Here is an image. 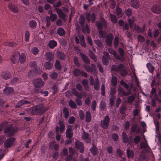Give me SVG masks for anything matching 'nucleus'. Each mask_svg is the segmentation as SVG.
<instances>
[{"mask_svg":"<svg viewBox=\"0 0 161 161\" xmlns=\"http://www.w3.org/2000/svg\"><path fill=\"white\" fill-rule=\"evenodd\" d=\"M48 108H45L42 105H38L36 107L31 108L29 110L30 113L35 114L37 113L42 114L47 110Z\"/></svg>","mask_w":161,"mask_h":161,"instance_id":"obj_1","label":"nucleus"},{"mask_svg":"<svg viewBox=\"0 0 161 161\" xmlns=\"http://www.w3.org/2000/svg\"><path fill=\"white\" fill-rule=\"evenodd\" d=\"M33 83L35 86V92L36 93L38 92L39 88L43 86L44 85V82L40 78L34 80Z\"/></svg>","mask_w":161,"mask_h":161,"instance_id":"obj_2","label":"nucleus"},{"mask_svg":"<svg viewBox=\"0 0 161 161\" xmlns=\"http://www.w3.org/2000/svg\"><path fill=\"white\" fill-rule=\"evenodd\" d=\"M12 125L9 124V125L6 127L4 130V132L7 136H13L16 131L17 129L12 127Z\"/></svg>","mask_w":161,"mask_h":161,"instance_id":"obj_3","label":"nucleus"},{"mask_svg":"<svg viewBox=\"0 0 161 161\" xmlns=\"http://www.w3.org/2000/svg\"><path fill=\"white\" fill-rule=\"evenodd\" d=\"M110 119L108 116L105 117L101 121V125L104 129H107L108 127Z\"/></svg>","mask_w":161,"mask_h":161,"instance_id":"obj_4","label":"nucleus"},{"mask_svg":"<svg viewBox=\"0 0 161 161\" xmlns=\"http://www.w3.org/2000/svg\"><path fill=\"white\" fill-rule=\"evenodd\" d=\"M20 56V53L18 52L14 53L11 58V61L12 63L15 64L19 62V58Z\"/></svg>","mask_w":161,"mask_h":161,"instance_id":"obj_5","label":"nucleus"},{"mask_svg":"<svg viewBox=\"0 0 161 161\" xmlns=\"http://www.w3.org/2000/svg\"><path fill=\"white\" fill-rule=\"evenodd\" d=\"M15 140L14 138H10L8 139L4 144V146L5 147H8L12 146L14 144Z\"/></svg>","mask_w":161,"mask_h":161,"instance_id":"obj_6","label":"nucleus"},{"mask_svg":"<svg viewBox=\"0 0 161 161\" xmlns=\"http://www.w3.org/2000/svg\"><path fill=\"white\" fill-rule=\"evenodd\" d=\"M151 11L154 13H159L161 12V8L157 5H153L151 8Z\"/></svg>","mask_w":161,"mask_h":161,"instance_id":"obj_7","label":"nucleus"},{"mask_svg":"<svg viewBox=\"0 0 161 161\" xmlns=\"http://www.w3.org/2000/svg\"><path fill=\"white\" fill-rule=\"evenodd\" d=\"M72 127V126L68 125L66 131V137L69 138H71L73 135V133L71 132Z\"/></svg>","mask_w":161,"mask_h":161,"instance_id":"obj_8","label":"nucleus"},{"mask_svg":"<svg viewBox=\"0 0 161 161\" xmlns=\"http://www.w3.org/2000/svg\"><path fill=\"white\" fill-rule=\"evenodd\" d=\"M2 77L6 80H7L10 78L11 77V74L9 72L7 71H3L2 72L1 74Z\"/></svg>","mask_w":161,"mask_h":161,"instance_id":"obj_9","label":"nucleus"},{"mask_svg":"<svg viewBox=\"0 0 161 161\" xmlns=\"http://www.w3.org/2000/svg\"><path fill=\"white\" fill-rule=\"evenodd\" d=\"M9 8L14 13H17L19 11V9L14 4L10 3L8 5Z\"/></svg>","mask_w":161,"mask_h":161,"instance_id":"obj_10","label":"nucleus"},{"mask_svg":"<svg viewBox=\"0 0 161 161\" xmlns=\"http://www.w3.org/2000/svg\"><path fill=\"white\" fill-rule=\"evenodd\" d=\"M130 4L132 7L137 8L139 7L140 3L137 0H131Z\"/></svg>","mask_w":161,"mask_h":161,"instance_id":"obj_11","label":"nucleus"},{"mask_svg":"<svg viewBox=\"0 0 161 161\" xmlns=\"http://www.w3.org/2000/svg\"><path fill=\"white\" fill-rule=\"evenodd\" d=\"M86 17L87 19L90 21L91 20L92 23H94L95 20V15L94 14L92 13L91 15L90 14L87 13L86 15Z\"/></svg>","mask_w":161,"mask_h":161,"instance_id":"obj_12","label":"nucleus"},{"mask_svg":"<svg viewBox=\"0 0 161 161\" xmlns=\"http://www.w3.org/2000/svg\"><path fill=\"white\" fill-rule=\"evenodd\" d=\"M55 10L58 16L61 19H64L66 16V15L61 9L58 8H56Z\"/></svg>","mask_w":161,"mask_h":161,"instance_id":"obj_13","label":"nucleus"},{"mask_svg":"<svg viewBox=\"0 0 161 161\" xmlns=\"http://www.w3.org/2000/svg\"><path fill=\"white\" fill-rule=\"evenodd\" d=\"M75 146L76 148L80 150V152L82 153L83 152V144L82 143L76 142L75 143Z\"/></svg>","mask_w":161,"mask_h":161,"instance_id":"obj_14","label":"nucleus"},{"mask_svg":"<svg viewBox=\"0 0 161 161\" xmlns=\"http://www.w3.org/2000/svg\"><path fill=\"white\" fill-rule=\"evenodd\" d=\"M3 92L6 95H8L13 93L14 89L11 87H6L3 90Z\"/></svg>","mask_w":161,"mask_h":161,"instance_id":"obj_15","label":"nucleus"},{"mask_svg":"<svg viewBox=\"0 0 161 161\" xmlns=\"http://www.w3.org/2000/svg\"><path fill=\"white\" fill-rule=\"evenodd\" d=\"M82 138L83 140H85L87 143H89L90 142L91 139L89 137V135L86 132L83 133Z\"/></svg>","mask_w":161,"mask_h":161,"instance_id":"obj_16","label":"nucleus"},{"mask_svg":"<svg viewBox=\"0 0 161 161\" xmlns=\"http://www.w3.org/2000/svg\"><path fill=\"white\" fill-rule=\"evenodd\" d=\"M26 59V57L25 54L23 53H20V56L19 58V62L20 63H24L25 62Z\"/></svg>","mask_w":161,"mask_h":161,"instance_id":"obj_17","label":"nucleus"},{"mask_svg":"<svg viewBox=\"0 0 161 161\" xmlns=\"http://www.w3.org/2000/svg\"><path fill=\"white\" fill-rule=\"evenodd\" d=\"M108 54L106 52L103 53V56L102 58L103 62V64H107L108 62Z\"/></svg>","mask_w":161,"mask_h":161,"instance_id":"obj_18","label":"nucleus"},{"mask_svg":"<svg viewBox=\"0 0 161 161\" xmlns=\"http://www.w3.org/2000/svg\"><path fill=\"white\" fill-rule=\"evenodd\" d=\"M123 66L122 64H120L119 66L116 65H113L112 67V69L115 71H119L122 69Z\"/></svg>","mask_w":161,"mask_h":161,"instance_id":"obj_19","label":"nucleus"},{"mask_svg":"<svg viewBox=\"0 0 161 161\" xmlns=\"http://www.w3.org/2000/svg\"><path fill=\"white\" fill-rule=\"evenodd\" d=\"M113 36L110 34L108 35L107 37L106 40V42L108 46H110L111 44L112 41L113 40Z\"/></svg>","mask_w":161,"mask_h":161,"instance_id":"obj_20","label":"nucleus"},{"mask_svg":"<svg viewBox=\"0 0 161 161\" xmlns=\"http://www.w3.org/2000/svg\"><path fill=\"white\" fill-rule=\"evenodd\" d=\"M92 67H90L88 65H84V67L85 69L88 72H92L95 70V68L93 64H92Z\"/></svg>","mask_w":161,"mask_h":161,"instance_id":"obj_21","label":"nucleus"},{"mask_svg":"<svg viewBox=\"0 0 161 161\" xmlns=\"http://www.w3.org/2000/svg\"><path fill=\"white\" fill-rule=\"evenodd\" d=\"M45 56L46 57V59L49 60L53 59L54 57L53 54L51 52H47L46 53Z\"/></svg>","mask_w":161,"mask_h":161,"instance_id":"obj_22","label":"nucleus"},{"mask_svg":"<svg viewBox=\"0 0 161 161\" xmlns=\"http://www.w3.org/2000/svg\"><path fill=\"white\" fill-rule=\"evenodd\" d=\"M44 66L45 69L49 70L52 68L53 64L50 62H47L45 63Z\"/></svg>","mask_w":161,"mask_h":161,"instance_id":"obj_23","label":"nucleus"},{"mask_svg":"<svg viewBox=\"0 0 161 161\" xmlns=\"http://www.w3.org/2000/svg\"><path fill=\"white\" fill-rule=\"evenodd\" d=\"M48 45L50 48H53L57 45V43L55 41H51L49 42Z\"/></svg>","mask_w":161,"mask_h":161,"instance_id":"obj_24","label":"nucleus"},{"mask_svg":"<svg viewBox=\"0 0 161 161\" xmlns=\"http://www.w3.org/2000/svg\"><path fill=\"white\" fill-rule=\"evenodd\" d=\"M134 28L138 32L140 33L143 31L145 30V26L143 25V29H142L139 26L136 25L134 26Z\"/></svg>","mask_w":161,"mask_h":161,"instance_id":"obj_25","label":"nucleus"},{"mask_svg":"<svg viewBox=\"0 0 161 161\" xmlns=\"http://www.w3.org/2000/svg\"><path fill=\"white\" fill-rule=\"evenodd\" d=\"M28 103H30L29 102L26 101L20 100L18 102L16 106L19 107L23 105Z\"/></svg>","mask_w":161,"mask_h":161,"instance_id":"obj_26","label":"nucleus"},{"mask_svg":"<svg viewBox=\"0 0 161 161\" xmlns=\"http://www.w3.org/2000/svg\"><path fill=\"white\" fill-rule=\"evenodd\" d=\"M80 55L82 60L85 63L87 64H89V61L87 56L81 53H80Z\"/></svg>","mask_w":161,"mask_h":161,"instance_id":"obj_27","label":"nucleus"},{"mask_svg":"<svg viewBox=\"0 0 161 161\" xmlns=\"http://www.w3.org/2000/svg\"><path fill=\"white\" fill-rule=\"evenodd\" d=\"M91 119V115L90 113L88 111H87L86 114V121L87 122L90 121Z\"/></svg>","mask_w":161,"mask_h":161,"instance_id":"obj_28","label":"nucleus"},{"mask_svg":"<svg viewBox=\"0 0 161 161\" xmlns=\"http://www.w3.org/2000/svg\"><path fill=\"white\" fill-rule=\"evenodd\" d=\"M108 52L110 53L113 55L116 58L120 59L119 56L118 55L117 53L115 51L112 49H109L108 50Z\"/></svg>","mask_w":161,"mask_h":161,"instance_id":"obj_29","label":"nucleus"},{"mask_svg":"<svg viewBox=\"0 0 161 161\" xmlns=\"http://www.w3.org/2000/svg\"><path fill=\"white\" fill-rule=\"evenodd\" d=\"M37 25V23L34 20H32L29 22V26L31 28L34 29L36 27Z\"/></svg>","mask_w":161,"mask_h":161,"instance_id":"obj_30","label":"nucleus"},{"mask_svg":"<svg viewBox=\"0 0 161 161\" xmlns=\"http://www.w3.org/2000/svg\"><path fill=\"white\" fill-rule=\"evenodd\" d=\"M127 156L129 158H133L134 156L133 151L130 150L128 149L127 150Z\"/></svg>","mask_w":161,"mask_h":161,"instance_id":"obj_31","label":"nucleus"},{"mask_svg":"<svg viewBox=\"0 0 161 161\" xmlns=\"http://www.w3.org/2000/svg\"><path fill=\"white\" fill-rule=\"evenodd\" d=\"M57 33L60 36H63L65 34L64 30L62 28H59L57 30Z\"/></svg>","mask_w":161,"mask_h":161,"instance_id":"obj_32","label":"nucleus"},{"mask_svg":"<svg viewBox=\"0 0 161 161\" xmlns=\"http://www.w3.org/2000/svg\"><path fill=\"white\" fill-rule=\"evenodd\" d=\"M72 92L77 97L80 98H82L83 96V95L81 93H80L79 94L75 89L72 90Z\"/></svg>","mask_w":161,"mask_h":161,"instance_id":"obj_33","label":"nucleus"},{"mask_svg":"<svg viewBox=\"0 0 161 161\" xmlns=\"http://www.w3.org/2000/svg\"><path fill=\"white\" fill-rule=\"evenodd\" d=\"M50 18L52 22H53L56 20L57 18V16L56 14H53L52 12H51V14L50 16Z\"/></svg>","mask_w":161,"mask_h":161,"instance_id":"obj_34","label":"nucleus"},{"mask_svg":"<svg viewBox=\"0 0 161 161\" xmlns=\"http://www.w3.org/2000/svg\"><path fill=\"white\" fill-rule=\"evenodd\" d=\"M57 54L58 58L61 59L63 60L65 58V55L60 52H57Z\"/></svg>","mask_w":161,"mask_h":161,"instance_id":"obj_35","label":"nucleus"},{"mask_svg":"<svg viewBox=\"0 0 161 161\" xmlns=\"http://www.w3.org/2000/svg\"><path fill=\"white\" fill-rule=\"evenodd\" d=\"M59 125L60 127V131L61 132V133H62L63 132V131L64 130V129H65L64 125L63 122L62 121H60L59 123Z\"/></svg>","mask_w":161,"mask_h":161,"instance_id":"obj_36","label":"nucleus"},{"mask_svg":"<svg viewBox=\"0 0 161 161\" xmlns=\"http://www.w3.org/2000/svg\"><path fill=\"white\" fill-rule=\"evenodd\" d=\"M117 15L119 17H121L122 15V11L121 8H119L118 6L116 7Z\"/></svg>","mask_w":161,"mask_h":161,"instance_id":"obj_37","label":"nucleus"},{"mask_svg":"<svg viewBox=\"0 0 161 161\" xmlns=\"http://www.w3.org/2000/svg\"><path fill=\"white\" fill-rule=\"evenodd\" d=\"M147 66L150 72H152L154 70V67L150 63H147Z\"/></svg>","mask_w":161,"mask_h":161,"instance_id":"obj_38","label":"nucleus"},{"mask_svg":"<svg viewBox=\"0 0 161 161\" xmlns=\"http://www.w3.org/2000/svg\"><path fill=\"white\" fill-rule=\"evenodd\" d=\"M135 98V96L134 95H131L127 97L128 102L129 103H132Z\"/></svg>","mask_w":161,"mask_h":161,"instance_id":"obj_39","label":"nucleus"},{"mask_svg":"<svg viewBox=\"0 0 161 161\" xmlns=\"http://www.w3.org/2000/svg\"><path fill=\"white\" fill-rule=\"evenodd\" d=\"M90 151L92 154L93 155H95L97 153V148L93 146L91 149Z\"/></svg>","mask_w":161,"mask_h":161,"instance_id":"obj_40","label":"nucleus"},{"mask_svg":"<svg viewBox=\"0 0 161 161\" xmlns=\"http://www.w3.org/2000/svg\"><path fill=\"white\" fill-rule=\"evenodd\" d=\"M69 106L71 108H75L76 107V105L74 102L72 100H70L69 102Z\"/></svg>","mask_w":161,"mask_h":161,"instance_id":"obj_41","label":"nucleus"},{"mask_svg":"<svg viewBox=\"0 0 161 161\" xmlns=\"http://www.w3.org/2000/svg\"><path fill=\"white\" fill-rule=\"evenodd\" d=\"M94 88L95 89L97 90L99 87V85L98 83V80L97 79L95 83H94Z\"/></svg>","mask_w":161,"mask_h":161,"instance_id":"obj_42","label":"nucleus"},{"mask_svg":"<svg viewBox=\"0 0 161 161\" xmlns=\"http://www.w3.org/2000/svg\"><path fill=\"white\" fill-rule=\"evenodd\" d=\"M122 139L123 142L126 143L128 141L127 135L124 132L122 133Z\"/></svg>","mask_w":161,"mask_h":161,"instance_id":"obj_43","label":"nucleus"},{"mask_svg":"<svg viewBox=\"0 0 161 161\" xmlns=\"http://www.w3.org/2000/svg\"><path fill=\"white\" fill-rule=\"evenodd\" d=\"M63 113L64 114L65 117L67 118L69 115V113L68 109L66 108H64L63 109Z\"/></svg>","mask_w":161,"mask_h":161,"instance_id":"obj_44","label":"nucleus"},{"mask_svg":"<svg viewBox=\"0 0 161 161\" xmlns=\"http://www.w3.org/2000/svg\"><path fill=\"white\" fill-rule=\"evenodd\" d=\"M117 78L115 76H113L112 79V83L113 86H115L117 83Z\"/></svg>","mask_w":161,"mask_h":161,"instance_id":"obj_45","label":"nucleus"},{"mask_svg":"<svg viewBox=\"0 0 161 161\" xmlns=\"http://www.w3.org/2000/svg\"><path fill=\"white\" fill-rule=\"evenodd\" d=\"M30 33L29 31H26L25 34V39L26 41H28L29 39Z\"/></svg>","mask_w":161,"mask_h":161,"instance_id":"obj_46","label":"nucleus"},{"mask_svg":"<svg viewBox=\"0 0 161 161\" xmlns=\"http://www.w3.org/2000/svg\"><path fill=\"white\" fill-rule=\"evenodd\" d=\"M38 52V49L36 47H34L31 50V53L34 55L37 54Z\"/></svg>","mask_w":161,"mask_h":161,"instance_id":"obj_47","label":"nucleus"},{"mask_svg":"<svg viewBox=\"0 0 161 161\" xmlns=\"http://www.w3.org/2000/svg\"><path fill=\"white\" fill-rule=\"evenodd\" d=\"M55 67L58 69H59L61 68V65L59 61L58 60H56L55 64Z\"/></svg>","mask_w":161,"mask_h":161,"instance_id":"obj_48","label":"nucleus"},{"mask_svg":"<svg viewBox=\"0 0 161 161\" xmlns=\"http://www.w3.org/2000/svg\"><path fill=\"white\" fill-rule=\"evenodd\" d=\"M79 113L80 119L82 120L84 119L85 118V115L83 111L81 110H80L79 111Z\"/></svg>","mask_w":161,"mask_h":161,"instance_id":"obj_49","label":"nucleus"},{"mask_svg":"<svg viewBox=\"0 0 161 161\" xmlns=\"http://www.w3.org/2000/svg\"><path fill=\"white\" fill-rule=\"evenodd\" d=\"M3 44L5 46H15L14 44H13V43L10 42H9L7 41L3 43Z\"/></svg>","mask_w":161,"mask_h":161,"instance_id":"obj_50","label":"nucleus"},{"mask_svg":"<svg viewBox=\"0 0 161 161\" xmlns=\"http://www.w3.org/2000/svg\"><path fill=\"white\" fill-rule=\"evenodd\" d=\"M110 17L111 20L113 22L115 23L116 22L117 19L116 16L115 15L112 14H111Z\"/></svg>","mask_w":161,"mask_h":161,"instance_id":"obj_51","label":"nucleus"},{"mask_svg":"<svg viewBox=\"0 0 161 161\" xmlns=\"http://www.w3.org/2000/svg\"><path fill=\"white\" fill-rule=\"evenodd\" d=\"M94 42L98 47H102L103 44L99 40H95Z\"/></svg>","mask_w":161,"mask_h":161,"instance_id":"obj_52","label":"nucleus"},{"mask_svg":"<svg viewBox=\"0 0 161 161\" xmlns=\"http://www.w3.org/2000/svg\"><path fill=\"white\" fill-rule=\"evenodd\" d=\"M126 14L128 16H130L131 14L132 10L131 9H128L125 10Z\"/></svg>","mask_w":161,"mask_h":161,"instance_id":"obj_53","label":"nucleus"},{"mask_svg":"<svg viewBox=\"0 0 161 161\" xmlns=\"http://www.w3.org/2000/svg\"><path fill=\"white\" fill-rule=\"evenodd\" d=\"M141 139V137L140 136H136L134 138V141L136 144L137 143L140 141Z\"/></svg>","mask_w":161,"mask_h":161,"instance_id":"obj_54","label":"nucleus"},{"mask_svg":"<svg viewBox=\"0 0 161 161\" xmlns=\"http://www.w3.org/2000/svg\"><path fill=\"white\" fill-rule=\"evenodd\" d=\"M74 61L75 65L77 67H79L80 65V64L78 61V58L77 57H75L74 58Z\"/></svg>","mask_w":161,"mask_h":161,"instance_id":"obj_55","label":"nucleus"},{"mask_svg":"<svg viewBox=\"0 0 161 161\" xmlns=\"http://www.w3.org/2000/svg\"><path fill=\"white\" fill-rule=\"evenodd\" d=\"M135 20V19L134 17H133L131 19H128L129 25L130 27L132 26V24Z\"/></svg>","mask_w":161,"mask_h":161,"instance_id":"obj_56","label":"nucleus"},{"mask_svg":"<svg viewBox=\"0 0 161 161\" xmlns=\"http://www.w3.org/2000/svg\"><path fill=\"white\" fill-rule=\"evenodd\" d=\"M85 19L83 16H81L80 18L79 22L82 25L85 22Z\"/></svg>","mask_w":161,"mask_h":161,"instance_id":"obj_57","label":"nucleus"},{"mask_svg":"<svg viewBox=\"0 0 161 161\" xmlns=\"http://www.w3.org/2000/svg\"><path fill=\"white\" fill-rule=\"evenodd\" d=\"M80 72V70L78 69H75L73 71L74 74L75 76L78 75Z\"/></svg>","mask_w":161,"mask_h":161,"instance_id":"obj_58","label":"nucleus"},{"mask_svg":"<svg viewBox=\"0 0 161 161\" xmlns=\"http://www.w3.org/2000/svg\"><path fill=\"white\" fill-rule=\"evenodd\" d=\"M75 120V118L74 117L72 116L69 119V122L70 124H73L74 123Z\"/></svg>","mask_w":161,"mask_h":161,"instance_id":"obj_59","label":"nucleus"},{"mask_svg":"<svg viewBox=\"0 0 161 161\" xmlns=\"http://www.w3.org/2000/svg\"><path fill=\"white\" fill-rule=\"evenodd\" d=\"M112 138L115 141H117L118 137L117 135L116 134H113L112 135Z\"/></svg>","mask_w":161,"mask_h":161,"instance_id":"obj_60","label":"nucleus"},{"mask_svg":"<svg viewBox=\"0 0 161 161\" xmlns=\"http://www.w3.org/2000/svg\"><path fill=\"white\" fill-rule=\"evenodd\" d=\"M138 39L139 41L142 42L144 41V37L141 35H139L138 36Z\"/></svg>","mask_w":161,"mask_h":161,"instance_id":"obj_61","label":"nucleus"},{"mask_svg":"<svg viewBox=\"0 0 161 161\" xmlns=\"http://www.w3.org/2000/svg\"><path fill=\"white\" fill-rule=\"evenodd\" d=\"M89 53L90 57L94 60V61L96 62V59L94 54L90 51Z\"/></svg>","mask_w":161,"mask_h":161,"instance_id":"obj_62","label":"nucleus"},{"mask_svg":"<svg viewBox=\"0 0 161 161\" xmlns=\"http://www.w3.org/2000/svg\"><path fill=\"white\" fill-rule=\"evenodd\" d=\"M96 101H93L92 102V110H94L96 109Z\"/></svg>","mask_w":161,"mask_h":161,"instance_id":"obj_63","label":"nucleus"},{"mask_svg":"<svg viewBox=\"0 0 161 161\" xmlns=\"http://www.w3.org/2000/svg\"><path fill=\"white\" fill-rule=\"evenodd\" d=\"M20 1L24 4L26 5H28L29 4V0H20Z\"/></svg>","mask_w":161,"mask_h":161,"instance_id":"obj_64","label":"nucleus"}]
</instances>
